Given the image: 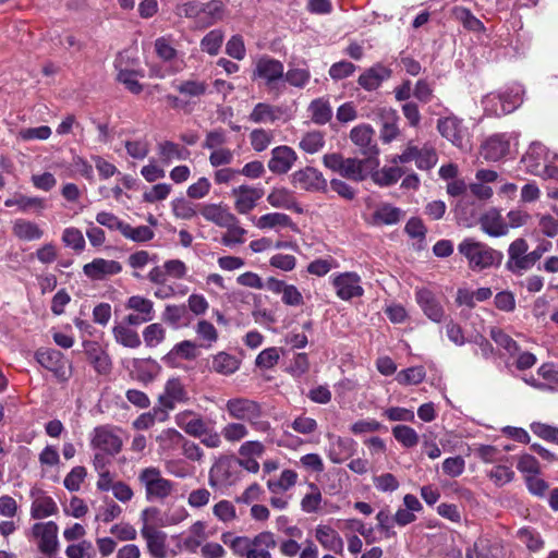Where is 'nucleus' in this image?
<instances>
[{
	"label": "nucleus",
	"instance_id": "nucleus-1",
	"mask_svg": "<svg viewBox=\"0 0 558 558\" xmlns=\"http://www.w3.org/2000/svg\"><path fill=\"white\" fill-rule=\"evenodd\" d=\"M253 64L252 80L263 83L269 94L281 95L284 89L283 63L270 56L264 54L258 57Z\"/></svg>",
	"mask_w": 558,
	"mask_h": 558
},
{
	"label": "nucleus",
	"instance_id": "nucleus-2",
	"mask_svg": "<svg viewBox=\"0 0 558 558\" xmlns=\"http://www.w3.org/2000/svg\"><path fill=\"white\" fill-rule=\"evenodd\" d=\"M226 411L229 416L238 422H247L255 430L266 433L270 424L262 420V405L252 399L232 398L226 403Z\"/></svg>",
	"mask_w": 558,
	"mask_h": 558
},
{
	"label": "nucleus",
	"instance_id": "nucleus-3",
	"mask_svg": "<svg viewBox=\"0 0 558 558\" xmlns=\"http://www.w3.org/2000/svg\"><path fill=\"white\" fill-rule=\"evenodd\" d=\"M459 253L469 262L473 270H483L493 266H498L502 260V253L488 245L475 241L474 239H464L458 246Z\"/></svg>",
	"mask_w": 558,
	"mask_h": 558
},
{
	"label": "nucleus",
	"instance_id": "nucleus-4",
	"mask_svg": "<svg viewBox=\"0 0 558 558\" xmlns=\"http://www.w3.org/2000/svg\"><path fill=\"white\" fill-rule=\"evenodd\" d=\"M323 163L326 168L351 181L361 182L368 175L366 170L368 160L344 158L338 153H331L324 155Z\"/></svg>",
	"mask_w": 558,
	"mask_h": 558
},
{
	"label": "nucleus",
	"instance_id": "nucleus-5",
	"mask_svg": "<svg viewBox=\"0 0 558 558\" xmlns=\"http://www.w3.org/2000/svg\"><path fill=\"white\" fill-rule=\"evenodd\" d=\"M242 470L236 461L228 458L220 457L211 465L208 474V484L216 489H226L234 486L241 481Z\"/></svg>",
	"mask_w": 558,
	"mask_h": 558
},
{
	"label": "nucleus",
	"instance_id": "nucleus-6",
	"mask_svg": "<svg viewBox=\"0 0 558 558\" xmlns=\"http://www.w3.org/2000/svg\"><path fill=\"white\" fill-rule=\"evenodd\" d=\"M413 160L415 161L417 169L428 171L436 166L438 161V155L433 146L425 144L420 148L414 144L413 141H410L401 154L395 155L390 159L391 163L393 165H404Z\"/></svg>",
	"mask_w": 558,
	"mask_h": 558
},
{
	"label": "nucleus",
	"instance_id": "nucleus-7",
	"mask_svg": "<svg viewBox=\"0 0 558 558\" xmlns=\"http://www.w3.org/2000/svg\"><path fill=\"white\" fill-rule=\"evenodd\" d=\"M118 81L133 94H140L138 69L136 48H129L120 52L116 59Z\"/></svg>",
	"mask_w": 558,
	"mask_h": 558
},
{
	"label": "nucleus",
	"instance_id": "nucleus-8",
	"mask_svg": "<svg viewBox=\"0 0 558 558\" xmlns=\"http://www.w3.org/2000/svg\"><path fill=\"white\" fill-rule=\"evenodd\" d=\"M556 159H558V156L550 154L543 144L532 143L523 155L521 162L527 172L543 178Z\"/></svg>",
	"mask_w": 558,
	"mask_h": 558
},
{
	"label": "nucleus",
	"instance_id": "nucleus-9",
	"mask_svg": "<svg viewBox=\"0 0 558 558\" xmlns=\"http://www.w3.org/2000/svg\"><path fill=\"white\" fill-rule=\"evenodd\" d=\"M437 130L442 137L461 150L471 149L470 135L463 121L456 116L440 118L437 122Z\"/></svg>",
	"mask_w": 558,
	"mask_h": 558
},
{
	"label": "nucleus",
	"instance_id": "nucleus-10",
	"mask_svg": "<svg viewBox=\"0 0 558 558\" xmlns=\"http://www.w3.org/2000/svg\"><path fill=\"white\" fill-rule=\"evenodd\" d=\"M142 482L145 484L146 498L149 501L167 498L174 488V483L165 478L160 469L155 466L142 471Z\"/></svg>",
	"mask_w": 558,
	"mask_h": 558
},
{
	"label": "nucleus",
	"instance_id": "nucleus-11",
	"mask_svg": "<svg viewBox=\"0 0 558 558\" xmlns=\"http://www.w3.org/2000/svg\"><path fill=\"white\" fill-rule=\"evenodd\" d=\"M330 279L336 295L342 301H350L364 294L361 276L354 271L336 274Z\"/></svg>",
	"mask_w": 558,
	"mask_h": 558
},
{
	"label": "nucleus",
	"instance_id": "nucleus-12",
	"mask_svg": "<svg viewBox=\"0 0 558 558\" xmlns=\"http://www.w3.org/2000/svg\"><path fill=\"white\" fill-rule=\"evenodd\" d=\"M32 535L38 539V549L48 556L56 554L59 549L58 532L56 522L48 521L35 523L32 526Z\"/></svg>",
	"mask_w": 558,
	"mask_h": 558
},
{
	"label": "nucleus",
	"instance_id": "nucleus-13",
	"mask_svg": "<svg viewBox=\"0 0 558 558\" xmlns=\"http://www.w3.org/2000/svg\"><path fill=\"white\" fill-rule=\"evenodd\" d=\"M291 183L295 187L308 192L325 193L328 189L327 180L323 173L314 167H305L291 174Z\"/></svg>",
	"mask_w": 558,
	"mask_h": 558
},
{
	"label": "nucleus",
	"instance_id": "nucleus-14",
	"mask_svg": "<svg viewBox=\"0 0 558 558\" xmlns=\"http://www.w3.org/2000/svg\"><path fill=\"white\" fill-rule=\"evenodd\" d=\"M36 361L46 369L53 373L60 381H66L70 377V367L66 365L62 353L54 349H39L35 354Z\"/></svg>",
	"mask_w": 558,
	"mask_h": 558
},
{
	"label": "nucleus",
	"instance_id": "nucleus-15",
	"mask_svg": "<svg viewBox=\"0 0 558 558\" xmlns=\"http://www.w3.org/2000/svg\"><path fill=\"white\" fill-rule=\"evenodd\" d=\"M92 446L104 453L113 456L120 451L122 440L111 426H98L94 429Z\"/></svg>",
	"mask_w": 558,
	"mask_h": 558
},
{
	"label": "nucleus",
	"instance_id": "nucleus-16",
	"mask_svg": "<svg viewBox=\"0 0 558 558\" xmlns=\"http://www.w3.org/2000/svg\"><path fill=\"white\" fill-rule=\"evenodd\" d=\"M140 325V314H130L119 322L113 333L117 342L124 347L136 348L140 344L137 328Z\"/></svg>",
	"mask_w": 558,
	"mask_h": 558
},
{
	"label": "nucleus",
	"instance_id": "nucleus-17",
	"mask_svg": "<svg viewBox=\"0 0 558 558\" xmlns=\"http://www.w3.org/2000/svg\"><path fill=\"white\" fill-rule=\"evenodd\" d=\"M508 551L501 542L487 537H480L469 547L465 558H508Z\"/></svg>",
	"mask_w": 558,
	"mask_h": 558
},
{
	"label": "nucleus",
	"instance_id": "nucleus-18",
	"mask_svg": "<svg viewBox=\"0 0 558 558\" xmlns=\"http://www.w3.org/2000/svg\"><path fill=\"white\" fill-rule=\"evenodd\" d=\"M231 195L235 198V210L241 215H245L255 208L257 202L264 195V190L262 187L243 184L234 187L231 191Z\"/></svg>",
	"mask_w": 558,
	"mask_h": 558
},
{
	"label": "nucleus",
	"instance_id": "nucleus-19",
	"mask_svg": "<svg viewBox=\"0 0 558 558\" xmlns=\"http://www.w3.org/2000/svg\"><path fill=\"white\" fill-rule=\"evenodd\" d=\"M184 435L175 428H163L155 436L156 451L162 459L172 457L181 448Z\"/></svg>",
	"mask_w": 558,
	"mask_h": 558
},
{
	"label": "nucleus",
	"instance_id": "nucleus-20",
	"mask_svg": "<svg viewBox=\"0 0 558 558\" xmlns=\"http://www.w3.org/2000/svg\"><path fill=\"white\" fill-rule=\"evenodd\" d=\"M142 537L145 539L147 551L153 558L167 557V534L163 531L155 526L143 525Z\"/></svg>",
	"mask_w": 558,
	"mask_h": 558
},
{
	"label": "nucleus",
	"instance_id": "nucleus-21",
	"mask_svg": "<svg viewBox=\"0 0 558 558\" xmlns=\"http://www.w3.org/2000/svg\"><path fill=\"white\" fill-rule=\"evenodd\" d=\"M298 160L296 153L287 145L277 146L271 150L268 169L275 174H284Z\"/></svg>",
	"mask_w": 558,
	"mask_h": 558
},
{
	"label": "nucleus",
	"instance_id": "nucleus-22",
	"mask_svg": "<svg viewBox=\"0 0 558 558\" xmlns=\"http://www.w3.org/2000/svg\"><path fill=\"white\" fill-rule=\"evenodd\" d=\"M121 270L122 266L119 262L105 258H95L83 267L84 275L92 280H104Z\"/></svg>",
	"mask_w": 558,
	"mask_h": 558
},
{
	"label": "nucleus",
	"instance_id": "nucleus-23",
	"mask_svg": "<svg viewBox=\"0 0 558 558\" xmlns=\"http://www.w3.org/2000/svg\"><path fill=\"white\" fill-rule=\"evenodd\" d=\"M315 538L324 549L337 555H343L344 542L331 525L318 524L315 527Z\"/></svg>",
	"mask_w": 558,
	"mask_h": 558
},
{
	"label": "nucleus",
	"instance_id": "nucleus-24",
	"mask_svg": "<svg viewBox=\"0 0 558 558\" xmlns=\"http://www.w3.org/2000/svg\"><path fill=\"white\" fill-rule=\"evenodd\" d=\"M415 299L423 313L433 322L440 323L445 318V310L435 294L428 289L415 292Z\"/></svg>",
	"mask_w": 558,
	"mask_h": 558
},
{
	"label": "nucleus",
	"instance_id": "nucleus-25",
	"mask_svg": "<svg viewBox=\"0 0 558 558\" xmlns=\"http://www.w3.org/2000/svg\"><path fill=\"white\" fill-rule=\"evenodd\" d=\"M199 214L205 220L210 221L219 227H230L233 222H238L236 217L231 214L222 204H201Z\"/></svg>",
	"mask_w": 558,
	"mask_h": 558
},
{
	"label": "nucleus",
	"instance_id": "nucleus-26",
	"mask_svg": "<svg viewBox=\"0 0 558 558\" xmlns=\"http://www.w3.org/2000/svg\"><path fill=\"white\" fill-rule=\"evenodd\" d=\"M174 422L191 437H202L205 433L206 422L201 414L193 411H182L175 414Z\"/></svg>",
	"mask_w": 558,
	"mask_h": 558
},
{
	"label": "nucleus",
	"instance_id": "nucleus-27",
	"mask_svg": "<svg viewBox=\"0 0 558 558\" xmlns=\"http://www.w3.org/2000/svg\"><path fill=\"white\" fill-rule=\"evenodd\" d=\"M510 149V142L506 134H496L484 142L481 155L488 161H497L505 157Z\"/></svg>",
	"mask_w": 558,
	"mask_h": 558
},
{
	"label": "nucleus",
	"instance_id": "nucleus-28",
	"mask_svg": "<svg viewBox=\"0 0 558 558\" xmlns=\"http://www.w3.org/2000/svg\"><path fill=\"white\" fill-rule=\"evenodd\" d=\"M392 71L381 63H376L364 71L357 80L359 85L368 92L377 89L381 83L390 78Z\"/></svg>",
	"mask_w": 558,
	"mask_h": 558
},
{
	"label": "nucleus",
	"instance_id": "nucleus-29",
	"mask_svg": "<svg viewBox=\"0 0 558 558\" xmlns=\"http://www.w3.org/2000/svg\"><path fill=\"white\" fill-rule=\"evenodd\" d=\"M253 222L259 230H275L277 232L286 228L296 230V225L283 213H268L256 219L254 218Z\"/></svg>",
	"mask_w": 558,
	"mask_h": 558
},
{
	"label": "nucleus",
	"instance_id": "nucleus-30",
	"mask_svg": "<svg viewBox=\"0 0 558 558\" xmlns=\"http://www.w3.org/2000/svg\"><path fill=\"white\" fill-rule=\"evenodd\" d=\"M481 229L490 236H502L508 233L509 226L505 222L500 211L496 208L488 209L480 218Z\"/></svg>",
	"mask_w": 558,
	"mask_h": 558
},
{
	"label": "nucleus",
	"instance_id": "nucleus-31",
	"mask_svg": "<svg viewBox=\"0 0 558 558\" xmlns=\"http://www.w3.org/2000/svg\"><path fill=\"white\" fill-rule=\"evenodd\" d=\"M222 542L229 545L233 553L238 556L245 558H268L266 553L262 550H253L251 546V538L247 536H232L231 533H223L221 536Z\"/></svg>",
	"mask_w": 558,
	"mask_h": 558
},
{
	"label": "nucleus",
	"instance_id": "nucleus-32",
	"mask_svg": "<svg viewBox=\"0 0 558 558\" xmlns=\"http://www.w3.org/2000/svg\"><path fill=\"white\" fill-rule=\"evenodd\" d=\"M12 234L20 241L33 242L40 240L45 231L35 221L19 218L12 222Z\"/></svg>",
	"mask_w": 558,
	"mask_h": 558
},
{
	"label": "nucleus",
	"instance_id": "nucleus-33",
	"mask_svg": "<svg viewBox=\"0 0 558 558\" xmlns=\"http://www.w3.org/2000/svg\"><path fill=\"white\" fill-rule=\"evenodd\" d=\"M527 242L522 238L514 240L510 244L508 248L509 259L507 262V268L510 271L520 272L527 270V262H524L527 258Z\"/></svg>",
	"mask_w": 558,
	"mask_h": 558
},
{
	"label": "nucleus",
	"instance_id": "nucleus-34",
	"mask_svg": "<svg viewBox=\"0 0 558 558\" xmlns=\"http://www.w3.org/2000/svg\"><path fill=\"white\" fill-rule=\"evenodd\" d=\"M374 130L367 124L353 128L350 132L351 141L360 147L363 155H377L376 145L373 144Z\"/></svg>",
	"mask_w": 558,
	"mask_h": 558
},
{
	"label": "nucleus",
	"instance_id": "nucleus-35",
	"mask_svg": "<svg viewBox=\"0 0 558 558\" xmlns=\"http://www.w3.org/2000/svg\"><path fill=\"white\" fill-rule=\"evenodd\" d=\"M241 365V361L228 352L221 351L211 356L208 368L217 374L229 376L234 374Z\"/></svg>",
	"mask_w": 558,
	"mask_h": 558
},
{
	"label": "nucleus",
	"instance_id": "nucleus-36",
	"mask_svg": "<svg viewBox=\"0 0 558 558\" xmlns=\"http://www.w3.org/2000/svg\"><path fill=\"white\" fill-rule=\"evenodd\" d=\"M356 442L347 437H335L329 445L328 457L333 463H342L354 454Z\"/></svg>",
	"mask_w": 558,
	"mask_h": 558
},
{
	"label": "nucleus",
	"instance_id": "nucleus-37",
	"mask_svg": "<svg viewBox=\"0 0 558 558\" xmlns=\"http://www.w3.org/2000/svg\"><path fill=\"white\" fill-rule=\"evenodd\" d=\"M267 202L275 208L294 210L296 213L302 211L293 195V192L286 187L272 189L267 195Z\"/></svg>",
	"mask_w": 558,
	"mask_h": 558
},
{
	"label": "nucleus",
	"instance_id": "nucleus-38",
	"mask_svg": "<svg viewBox=\"0 0 558 558\" xmlns=\"http://www.w3.org/2000/svg\"><path fill=\"white\" fill-rule=\"evenodd\" d=\"M5 207H16L21 213H39L46 207L45 199L38 196L15 195L4 201Z\"/></svg>",
	"mask_w": 558,
	"mask_h": 558
},
{
	"label": "nucleus",
	"instance_id": "nucleus-39",
	"mask_svg": "<svg viewBox=\"0 0 558 558\" xmlns=\"http://www.w3.org/2000/svg\"><path fill=\"white\" fill-rule=\"evenodd\" d=\"M299 475L295 471L287 469L281 472L278 477H270L267 480V488L272 495L284 494L298 482Z\"/></svg>",
	"mask_w": 558,
	"mask_h": 558
},
{
	"label": "nucleus",
	"instance_id": "nucleus-40",
	"mask_svg": "<svg viewBox=\"0 0 558 558\" xmlns=\"http://www.w3.org/2000/svg\"><path fill=\"white\" fill-rule=\"evenodd\" d=\"M281 108L267 102H258L248 116L250 121L254 123H272L280 118Z\"/></svg>",
	"mask_w": 558,
	"mask_h": 558
},
{
	"label": "nucleus",
	"instance_id": "nucleus-41",
	"mask_svg": "<svg viewBox=\"0 0 558 558\" xmlns=\"http://www.w3.org/2000/svg\"><path fill=\"white\" fill-rule=\"evenodd\" d=\"M158 155L160 159L170 163L173 160H186L190 158V150L171 141H163L158 144Z\"/></svg>",
	"mask_w": 558,
	"mask_h": 558
},
{
	"label": "nucleus",
	"instance_id": "nucleus-42",
	"mask_svg": "<svg viewBox=\"0 0 558 558\" xmlns=\"http://www.w3.org/2000/svg\"><path fill=\"white\" fill-rule=\"evenodd\" d=\"M186 399V391L179 379H170L166 385L165 395L160 397L162 405L167 409H173L175 403Z\"/></svg>",
	"mask_w": 558,
	"mask_h": 558
},
{
	"label": "nucleus",
	"instance_id": "nucleus-43",
	"mask_svg": "<svg viewBox=\"0 0 558 558\" xmlns=\"http://www.w3.org/2000/svg\"><path fill=\"white\" fill-rule=\"evenodd\" d=\"M174 88L184 97L189 99L201 98L208 92V84L205 81L191 77L180 81L174 85Z\"/></svg>",
	"mask_w": 558,
	"mask_h": 558
},
{
	"label": "nucleus",
	"instance_id": "nucleus-44",
	"mask_svg": "<svg viewBox=\"0 0 558 558\" xmlns=\"http://www.w3.org/2000/svg\"><path fill=\"white\" fill-rule=\"evenodd\" d=\"M383 124L380 129V138L384 143H390L399 135L398 116L396 110L383 109Z\"/></svg>",
	"mask_w": 558,
	"mask_h": 558
},
{
	"label": "nucleus",
	"instance_id": "nucleus-45",
	"mask_svg": "<svg viewBox=\"0 0 558 558\" xmlns=\"http://www.w3.org/2000/svg\"><path fill=\"white\" fill-rule=\"evenodd\" d=\"M58 512L56 501L46 495L37 496L31 506V517L33 519H44Z\"/></svg>",
	"mask_w": 558,
	"mask_h": 558
},
{
	"label": "nucleus",
	"instance_id": "nucleus-46",
	"mask_svg": "<svg viewBox=\"0 0 558 558\" xmlns=\"http://www.w3.org/2000/svg\"><path fill=\"white\" fill-rule=\"evenodd\" d=\"M403 216V211L391 204L380 205L373 214L374 225H396Z\"/></svg>",
	"mask_w": 558,
	"mask_h": 558
},
{
	"label": "nucleus",
	"instance_id": "nucleus-47",
	"mask_svg": "<svg viewBox=\"0 0 558 558\" xmlns=\"http://www.w3.org/2000/svg\"><path fill=\"white\" fill-rule=\"evenodd\" d=\"M404 171L397 165L391 167H383L372 173V180L375 184L387 187L396 184L403 175Z\"/></svg>",
	"mask_w": 558,
	"mask_h": 558
},
{
	"label": "nucleus",
	"instance_id": "nucleus-48",
	"mask_svg": "<svg viewBox=\"0 0 558 558\" xmlns=\"http://www.w3.org/2000/svg\"><path fill=\"white\" fill-rule=\"evenodd\" d=\"M311 119L315 124L324 125L332 117V109L328 100L324 98L314 99L308 106Z\"/></svg>",
	"mask_w": 558,
	"mask_h": 558
},
{
	"label": "nucleus",
	"instance_id": "nucleus-49",
	"mask_svg": "<svg viewBox=\"0 0 558 558\" xmlns=\"http://www.w3.org/2000/svg\"><path fill=\"white\" fill-rule=\"evenodd\" d=\"M517 538L532 553H537L545 546V541L541 533L530 526L519 529L517 531Z\"/></svg>",
	"mask_w": 558,
	"mask_h": 558
},
{
	"label": "nucleus",
	"instance_id": "nucleus-50",
	"mask_svg": "<svg viewBox=\"0 0 558 558\" xmlns=\"http://www.w3.org/2000/svg\"><path fill=\"white\" fill-rule=\"evenodd\" d=\"M311 72L308 68L289 66L288 71H283V84L288 83L295 88H304L311 81Z\"/></svg>",
	"mask_w": 558,
	"mask_h": 558
},
{
	"label": "nucleus",
	"instance_id": "nucleus-51",
	"mask_svg": "<svg viewBox=\"0 0 558 558\" xmlns=\"http://www.w3.org/2000/svg\"><path fill=\"white\" fill-rule=\"evenodd\" d=\"M250 430L242 422H229L221 428L222 438L229 444H238L246 438Z\"/></svg>",
	"mask_w": 558,
	"mask_h": 558
},
{
	"label": "nucleus",
	"instance_id": "nucleus-52",
	"mask_svg": "<svg viewBox=\"0 0 558 558\" xmlns=\"http://www.w3.org/2000/svg\"><path fill=\"white\" fill-rule=\"evenodd\" d=\"M195 332L197 338L202 341L199 345L204 349H210L218 340L216 327L205 319L196 324Z\"/></svg>",
	"mask_w": 558,
	"mask_h": 558
},
{
	"label": "nucleus",
	"instance_id": "nucleus-53",
	"mask_svg": "<svg viewBox=\"0 0 558 558\" xmlns=\"http://www.w3.org/2000/svg\"><path fill=\"white\" fill-rule=\"evenodd\" d=\"M166 471L178 478H186L194 474V468L183 459H172L171 457L163 459Z\"/></svg>",
	"mask_w": 558,
	"mask_h": 558
},
{
	"label": "nucleus",
	"instance_id": "nucleus-54",
	"mask_svg": "<svg viewBox=\"0 0 558 558\" xmlns=\"http://www.w3.org/2000/svg\"><path fill=\"white\" fill-rule=\"evenodd\" d=\"M482 106L484 112L490 117H500L506 114V106L502 100V95L500 93H489L487 94L483 100Z\"/></svg>",
	"mask_w": 558,
	"mask_h": 558
},
{
	"label": "nucleus",
	"instance_id": "nucleus-55",
	"mask_svg": "<svg viewBox=\"0 0 558 558\" xmlns=\"http://www.w3.org/2000/svg\"><path fill=\"white\" fill-rule=\"evenodd\" d=\"M223 14V4L219 0H211L201 8V23L211 25L219 21Z\"/></svg>",
	"mask_w": 558,
	"mask_h": 558
},
{
	"label": "nucleus",
	"instance_id": "nucleus-56",
	"mask_svg": "<svg viewBox=\"0 0 558 558\" xmlns=\"http://www.w3.org/2000/svg\"><path fill=\"white\" fill-rule=\"evenodd\" d=\"M308 488L310 493L305 494L301 500V509L305 513H314L320 509L323 496L316 484L310 483Z\"/></svg>",
	"mask_w": 558,
	"mask_h": 558
},
{
	"label": "nucleus",
	"instance_id": "nucleus-57",
	"mask_svg": "<svg viewBox=\"0 0 558 558\" xmlns=\"http://www.w3.org/2000/svg\"><path fill=\"white\" fill-rule=\"evenodd\" d=\"M173 215L183 220H191L197 215L196 205L184 197H177L171 202Z\"/></svg>",
	"mask_w": 558,
	"mask_h": 558
},
{
	"label": "nucleus",
	"instance_id": "nucleus-58",
	"mask_svg": "<svg viewBox=\"0 0 558 558\" xmlns=\"http://www.w3.org/2000/svg\"><path fill=\"white\" fill-rule=\"evenodd\" d=\"M500 94L506 106V114L513 112L523 101V88L519 84L508 87Z\"/></svg>",
	"mask_w": 558,
	"mask_h": 558
},
{
	"label": "nucleus",
	"instance_id": "nucleus-59",
	"mask_svg": "<svg viewBox=\"0 0 558 558\" xmlns=\"http://www.w3.org/2000/svg\"><path fill=\"white\" fill-rule=\"evenodd\" d=\"M392 435L405 448L415 447L420 440L415 429L408 425H396L392 427Z\"/></svg>",
	"mask_w": 558,
	"mask_h": 558
},
{
	"label": "nucleus",
	"instance_id": "nucleus-60",
	"mask_svg": "<svg viewBox=\"0 0 558 558\" xmlns=\"http://www.w3.org/2000/svg\"><path fill=\"white\" fill-rule=\"evenodd\" d=\"M62 242L76 253L83 252L86 245L82 231L75 227H68L63 230Z\"/></svg>",
	"mask_w": 558,
	"mask_h": 558
},
{
	"label": "nucleus",
	"instance_id": "nucleus-61",
	"mask_svg": "<svg viewBox=\"0 0 558 558\" xmlns=\"http://www.w3.org/2000/svg\"><path fill=\"white\" fill-rule=\"evenodd\" d=\"M537 375L545 387V391H555L558 389V368L550 363L543 364L537 369Z\"/></svg>",
	"mask_w": 558,
	"mask_h": 558
},
{
	"label": "nucleus",
	"instance_id": "nucleus-62",
	"mask_svg": "<svg viewBox=\"0 0 558 558\" xmlns=\"http://www.w3.org/2000/svg\"><path fill=\"white\" fill-rule=\"evenodd\" d=\"M122 513L121 507L113 500L106 498L104 504L96 509V521L109 523Z\"/></svg>",
	"mask_w": 558,
	"mask_h": 558
},
{
	"label": "nucleus",
	"instance_id": "nucleus-63",
	"mask_svg": "<svg viewBox=\"0 0 558 558\" xmlns=\"http://www.w3.org/2000/svg\"><path fill=\"white\" fill-rule=\"evenodd\" d=\"M426 376V372L423 366H413L409 367L407 369L400 371L397 376L396 380L400 385H418L421 384Z\"/></svg>",
	"mask_w": 558,
	"mask_h": 558
},
{
	"label": "nucleus",
	"instance_id": "nucleus-64",
	"mask_svg": "<svg viewBox=\"0 0 558 558\" xmlns=\"http://www.w3.org/2000/svg\"><path fill=\"white\" fill-rule=\"evenodd\" d=\"M68 558H96V550L90 541L82 539L76 544H71L65 549Z\"/></svg>",
	"mask_w": 558,
	"mask_h": 558
}]
</instances>
